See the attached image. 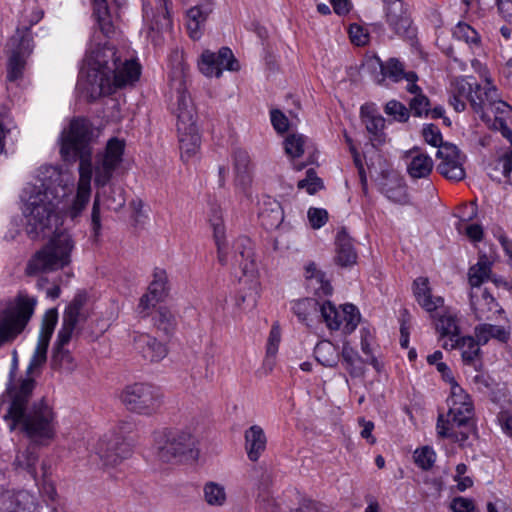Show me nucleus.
Masks as SVG:
<instances>
[{"mask_svg":"<svg viewBox=\"0 0 512 512\" xmlns=\"http://www.w3.org/2000/svg\"><path fill=\"white\" fill-rule=\"evenodd\" d=\"M17 369L15 354L6 388L10 405L4 419L10 421V430L20 426L33 442L42 444L54 437V412L44 398L28 406L36 381L27 374L15 381Z\"/></svg>","mask_w":512,"mask_h":512,"instance_id":"nucleus-1","label":"nucleus"},{"mask_svg":"<svg viewBox=\"0 0 512 512\" xmlns=\"http://www.w3.org/2000/svg\"><path fill=\"white\" fill-rule=\"evenodd\" d=\"M72 194V185L61 170L54 166H43L35 183L24 189L26 231L34 240L52 230L56 210Z\"/></svg>","mask_w":512,"mask_h":512,"instance_id":"nucleus-2","label":"nucleus"},{"mask_svg":"<svg viewBox=\"0 0 512 512\" xmlns=\"http://www.w3.org/2000/svg\"><path fill=\"white\" fill-rule=\"evenodd\" d=\"M88 65L84 93L90 102L110 95L117 89L134 86L141 75L140 64L122 58L115 47L98 45L87 55Z\"/></svg>","mask_w":512,"mask_h":512,"instance_id":"nucleus-3","label":"nucleus"},{"mask_svg":"<svg viewBox=\"0 0 512 512\" xmlns=\"http://www.w3.org/2000/svg\"><path fill=\"white\" fill-rule=\"evenodd\" d=\"M449 410L446 418L439 414L437 419V433L442 438H448L461 447L469 446L470 436L477 435L474 419V407L468 394L455 383L451 388L448 399Z\"/></svg>","mask_w":512,"mask_h":512,"instance_id":"nucleus-4","label":"nucleus"},{"mask_svg":"<svg viewBox=\"0 0 512 512\" xmlns=\"http://www.w3.org/2000/svg\"><path fill=\"white\" fill-rule=\"evenodd\" d=\"M74 248L75 241L67 230H55L47 243L30 257L25 275L35 276L64 269L72 262Z\"/></svg>","mask_w":512,"mask_h":512,"instance_id":"nucleus-5","label":"nucleus"},{"mask_svg":"<svg viewBox=\"0 0 512 512\" xmlns=\"http://www.w3.org/2000/svg\"><path fill=\"white\" fill-rule=\"evenodd\" d=\"M43 17V11L35 9L32 11L28 24L21 23L15 33L9 38L6 44V81L15 83L23 79L27 67L28 58L34 48L31 27L37 24Z\"/></svg>","mask_w":512,"mask_h":512,"instance_id":"nucleus-6","label":"nucleus"},{"mask_svg":"<svg viewBox=\"0 0 512 512\" xmlns=\"http://www.w3.org/2000/svg\"><path fill=\"white\" fill-rule=\"evenodd\" d=\"M125 142L118 138H111L103 154H98L93 167L94 183L98 189L92 206L91 226L94 236H98L101 230L100 219V193L106 195V186H108L115 170L122 162Z\"/></svg>","mask_w":512,"mask_h":512,"instance_id":"nucleus-7","label":"nucleus"},{"mask_svg":"<svg viewBox=\"0 0 512 512\" xmlns=\"http://www.w3.org/2000/svg\"><path fill=\"white\" fill-rule=\"evenodd\" d=\"M37 305V298L24 291L11 300L0 301V348L12 343L31 320Z\"/></svg>","mask_w":512,"mask_h":512,"instance_id":"nucleus-8","label":"nucleus"},{"mask_svg":"<svg viewBox=\"0 0 512 512\" xmlns=\"http://www.w3.org/2000/svg\"><path fill=\"white\" fill-rule=\"evenodd\" d=\"M197 439L188 428L165 429L155 434L158 459L164 463H184L198 458Z\"/></svg>","mask_w":512,"mask_h":512,"instance_id":"nucleus-9","label":"nucleus"},{"mask_svg":"<svg viewBox=\"0 0 512 512\" xmlns=\"http://www.w3.org/2000/svg\"><path fill=\"white\" fill-rule=\"evenodd\" d=\"M59 141L65 162L79 161V174H93V130H62Z\"/></svg>","mask_w":512,"mask_h":512,"instance_id":"nucleus-10","label":"nucleus"},{"mask_svg":"<svg viewBox=\"0 0 512 512\" xmlns=\"http://www.w3.org/2000/svg\"><path fill=\"white\" fill-rule=\"evenodd\" d=\"M120 398L127 410L145 416L156 413L162 404L159 388L144 382L127 385Z\"/></svg>","mask_w":512,"mask_h":512,"instance_id":"nucleus-11","label":"nucleus"},{"mask_svg":"<svg viewBox=\"0 0 512 512\" xmlns=\"http://www.w3.org/2000/svg\"><path fill=\"white\" fill-rule=\"evenodd\" d=\"M490 89L482 87L477 81L458 77L451 82L449 103L456 112L464 111L466 102L479 115L483 112L486 100L490 97Z\"/></svg>","mask_w":512,"mask_h":512,"instance_id":"nucleus-12","label":"nucleus"},{"mask_svg":"<svg viewBox=\"0 0 512 512\" xmlns=\"http://www.w3.org/2000/svg\"><path fill=\"white\" fill-rule=\"evenodd\" d=\"M318 312L330 330H338L343 325V332L351 334L360 322V313L353 304H345L340 312L330 301L319 304Z\"/></svg>","mask_w":512,"mask_h":512,"instance_id":"nucleus-13","label":"nucleus"},{"mask_svg":"<svg viewBox=\"0 0 512 512\" xmlns=\"http://www.w3.org/2000/svg\"><path fill=\"white\" fill-rule=\"evenodd\" d=\"M58 320L56 308L47 310L43 316L37 346L27 367L26 374L32 375L47 360V349Z\"/></svg>","mask_w":512,"mask_h":512,"instance_id":"nucleus-14","label":"nucleus"},{"mask_svg":"<svg viewBox=\"0 0 512 512\" xmlns=\"http://www.w3.org/2000/svg\"><path fill=\"white\" fill-rule=\"evenodd\" d=\"M199 69L205 76L219 78L223 69L235 72L240 69V65L232 50L228 47H222L218 53L209 50L204 51L199 62Z\"/></svg>","mask_w":512,"mask_h":512,"instance_id":"nucleus-15","label":"nucleus"},{"mask_svg":"<svg viewBox=\"0 0 512 512\" xmlns=\"http://www.w3.org/2000/svg\"><path fill=\"white\" fill-rule=\"evenodd\" d=\"M97 453L105 466L114 467L131 456L132 445L124 436L114 434L100 440Z\"/></svg>","mask_w":512,"mask_h":512,"instance_id":"nucleus-16","label":"nucleus"},{"mask_svg":"<svg viewBox=\"0 0 512 512\" xmlns=\"http://www.w3.org/2000/svg\"><path fill=\"white\" fill-rule=\"evenodd\" d=\"M440 163L437 165V171L446 179L452 181H461L466 173L463 168L465 156L461 155L459 149L453 144H446L440 147L436 153Z\"/></svg>","mask_w":512,"mask_h":512,"instance_id":"nucleus-17","label":"nucleus"},{"mask_svg":"<svg viewBox=\"0 0 512 512\" xmlns=\"http://www.w3.org/2000/svg\"><path fill=\"white\" fill-rule=\"evenodd\" d=\"M470 304L475 318L481 320H492L495 315L503 313L495 298L486 290L472 291Z\"/></svg>","mask_w":512,"mask_h":512,"instance_id":"nucleus-18","label":"nucleus"},{"mask_svg":"<svg viewBox=\"0 0 512 512\" xmlns=\"http://www.w3.org/2000/svg\"><path fill=\"white\" fill-rule=\"evenodd\" d=\"M483 111L484 113H479V117L485 124L491 122L492 115L494 117L491 128H509L512 125V106L504 101L491 103L488 99L485 102Z\"/></svg>","mask_w":512,"mask_h":512,"instance_id":"nucleus-19","label":"nucleus"},{"mask_svg":"<svg viewBox=\"0 0 512 512\" xmlns=\"http://www.w3.org/2000/svg\"><path fill=\"white\" fill-rule=\"evenodd\" d=\"M233 264L241 269L243 275L252 274L255 271L253 244L248 237L241 236L234 241Z\"/></svg>","mask_w":512,"mask_h":512,"instance_id":"nucleus-20","label":"nucleus"},{"mask_svg":"<svg viewBox=\"0 0 512 512\" xmlns=\"http://www.w3.org/2000/svg\"><path fill=\"white\" fill-rule=\"evenodd\" d=\"M357 258L353 239L348 235L345 228H341L335 237V263L340 267H350L356 264Z\"/></svg>","mask_w":512,"mask_h":512,"instance_id":"nucleus-21","label":"nucleus"},{"mask_svg":"<svg viewBox=\"0 0 512 512\" xmlns=\"http://www.w3.org/2000/svg\"><path fill=\"white\" fill-rule=\"evenodd\" d=\"M385 4L386 21L391 29L398 35H410L411 20L403 15L401 0H383Z\"/></svg>","mask_w":512,"mask_h":512,"instance_id":"nucleus-22","label":"nucleus"},{"mask_svg":"<svg viewBox=\"0 0 512 512\" xmlns=\"http://www.w3.org/2000/svg\"><path fill=\"white\" fill-rule=\"evenodd\" d=\"M83 304V299L80 296H76L66 308L63 314L62 327L57 335V339H60V344H68L71 341Z\"/></svg>","mask_w":512,"mask_h":512,"instance_id":"nucleus-23","label":"nucleus"},{"mask_svg":"<svg viewBox=\"0 0 512 512\" xmlns=\"http://www.w3.org/2000/svg\"><path fill=\"white\" fill-rule=\"evenodd\" d=\"M244 440L248 459L257 462L267 446V437L263 428L257 424L250 426L244 432Z\"/></svg>","mask_w":512,"mask_h":512,"instance_id":"nucleus-24","label":"nucleus"},{"mask_svg":"<svg viewBox=\"0 0 512 512\" xmlns=\"http://www.w3.org/2000/svg\"><path fill=\"white\" fill-rule=\"evenodd\" d=\"M406 158L410 159L407 165V172L413 179H421L428 177L433 170V160L421 149L414 146L406 152Z\"/></svg>","mask_w":512,"mask_h":512,"instance_id":"nucleus-25","label":"nucleus"},{"mask_svg":"<svg viewBox=\"0 0 512 512\" xmlns=\"http://www.w3.org/2000/svg\"><path fill=\"white\" fill-rule=\"evenodd\" d=\"M134 346L137 352L150 362H158L167 355L166 346L148 334L136 336Z\"/></svg>","mask_w":512,"mask_h":512,"instance_id":"nucleus-26","label":"nucleus"},{"mask_svg":"<svg viewBox=\"0 0 512 512\" xmlns=\"http://www.w3.org/2000/svg\"><path fill=\"white\" fill-rule=\"evenodd\" d=\"M413 294L418 304L429 313L435 311L444 303L442 297L432 296V290L427 277H418L414 280Z\"/></svg>","mask_w":512,"mask_h":512,"instance_id":"nucleus-27","label":"nucleus"},{"mask_svg":"<svg viewBox=\"0 0 512 512\" xmlns=\"http://www.w3.org/2000/svg\"><path fill=\"white\" fill-rule=\"evenodd\" d=\"M93 174H79L77 193L67 213L74 219L78 217L86 207L90 199V182Z\"/></svg>","mask_w":512,"mask_h":512,"instance_id":"nucleus-28","label":"nucleus"},{"mask_svg":"<svg viewBox=\"0 0 512 512\" xmlns=\"http://www.w3.org/2000/svg\"><path fill=\"white\" fill-rule=\"evenodd\" d=\"M67 344H60V339H57L52 352L50 366L53 370L61 373H71L77 367V363L68 349L65 348Z\"/></svg>","mask_w":512,"mask_h":512,"instance_id":"nucleus-29","label":"nucleus"},{"mask_svg":"<svg viewBox=\"0 0 512 512\" xmlns=\"http://www.w3.org/2000/svg\"><path fill=\"white\" fill-rule=\"evenodd\" d=\"M305 277L308 280V286L314 289L315 295L322 297L332 294L333 288L325 278V273L318 270L314 262L306 265Z\"/></svg>","mask_w":512,"mask_h":512,"instance_id":"nucleus-30","label":"nucleus"},{"mask_svg":"<svg viewBox=\"0 0 512 512\" xmlns=\"http://www.w3.org/2000/svg\"><path fill=\"white\" fill-rule=\"evenodd\" d=\"M481 343L478 339L471 336L461 337L460 349L462 350V360L464 364L472 366L477 372L482 369Z\"/></svg>","mask_w":512,"mask_h":512,"instance_id":"nucleus-31","label":"nucleus"},{"mask_svg":"<svg viewBox=\"0 0 512 512\" xmlns=\"http://www.w3.org/2000/svg\"><path fill=\"white\" fill-rule=\"evenodd\" d=\"M178 139L183 161H188L199 151L201 135L198 130H179Z\"/></svg>","mask_w":512,"mask_h":512,"instance_id":"nucleus-32","label":"nucleus"},{"mask_svg":"<svg viewBox=\"0 0 512 512\" xmlns=\"http://www.w3.org/2000/svg\"><path fill=\"white\" fill-rule=\"evenodd\" d=\"M93 15L99 30L105 37H112L115 34V24L106 0L97 1L93 5Z\"/></svg>","mask_w":512,"mask_h":512,"instance_id":"nucleus-33","label":"nucleus"},{"mask_svg":"<svg viewBox=\"0 0 512 512\" xmlns=\"http://www.w3.org/2000/svg\"><path fill=\"white\" fill-rule=\"evenodd\" d=\"M261 225L267 230L278 228L284 220L283 209L279 202L273 200L265 203L259 212Z\"/></svg>","mask_w":512,"mask_h":512,"instance_id":"nucleus-34","label":"nucleus"},{"mask_svg":"<svg viewBox=\"0 0 512 512\" xmlns=\"http://www.w3.org/2000/svg\"><path fill=\"white\" fill-rule=\"evenodd\" d=\"M342 363L351 377H361L365 373L364 361L359 356L358 352L354 350L349 342H344L340 352Z\"/></svg>","mask_w":512,"mask_h":512,"instance_id":"nucleus-35","label":"nucleus"},{"mask_svg":"<svg viewBox=\"0 0 512 512\" xmlns=\"http://www.w3.org/2000/svg\"><path fill=\"white\" fill-rule=\"evenodd\" d=\"M314 356L318 363L325 367H336L340 359V351L329 340L319 341L314 348Z\"/></svg>","mask_w":512,"mask_h":512,"instance_id":"nucleus-36","label":"nucleus"},{"mask_svg":"<svg viewBox=\"0 0 512 512\" xmlns=\"http://www.w3.org/2000/svg\"><path fill=\"white\" fill-rule=\"evenodd\" d=\"M475 336L482 345L488 343L490 339L506 343L510 338V332L502 326L484 323L475 327Z\"/></svg>","mask_w":512,"mask_h":512,"instance_id":"nucleus-37","label":"nucleus"},{"mask_svg":"<svg viewBox=\"0 0 512 512\" xmlns=\"http://www.w3.org/2000/svg\"><path fill=\"white\" fill-rule=\"evenodd\" d=\"M6 503L7 512H38L33 496L25 491L9 496Z\"/></svg>","mask_w":512,"mask_h":512,"instance_id":"nucleus-38","label":"nucleus"},{"mask_svg":"<svg viewBox=\"0 0 512 512\" xmlns=\"http://www.w3.org/2000/svg\"><path fill=\"white\" fill-rule=\"evenodd\" d=\"M233 161L236 181L243 186L248 184L251 179V163L248 153L245 150L236 149L233 152Z\"/></svg>","mask_w":512,"mask_h":512,"instance_id":"nucleus-39","label":"nucleus"},{"mask_svg":"<svg viewBox=\"0 0 512 512\" xmlns=\"http://www.w3.org/2000/svg\"><path fill=\"white\" fill-rule=\"evenodd\" d=\"M382 192L392 202L405 205L409 203L407 188L398 178L390 179L382 185Z\"/></svg>","mask_w":512,"mask_h":512,"instance_id":"nucleus-40","label":"nucleus"},{"mask_svg":"<svg viewBox=\"0 0 512 512\" xmlns=\"http://www.w3.org/2000/svg\"><path fill=\"white\" fill-rule=\"evenodd\" d=\"M356 133L353 137L355 139V142L357 145L362 144V139L360 138L363 136L365 138L364 141V152H369L373 149H378L381 147L387 140V136L384 132V130H355Z\"/></svg>","mask_w":512,"mask_h":512,"instance_id":"nucleus-41","label":"nucleus"},{"mask_svg":"<svg viewBox=\"0 0 512 512\" xmlns=\"http://www.w3.org/2000/svg\"><path fill=\"white\" fill-rule=\"evenodd\" d=\"M491 262L486 256L480 257L477 264L470 267L468 272L469 283L473 288H477L480 291L481 284L489 278L491 273Z\"/></svg>","mask_w":512,"mask_h":512,"instance_id":"nucleus-42","label":"nucleus"},{"mask_svg":"<svg viewBox=\"0 0 512 512\" xmlns=\"http://www.w3.org/2000/svg\"><path fill=\"white\" fill-rule=\"evenodd\" d=\"M360 115L365 128H384L385 126L386 120L375 103H365L362 105Z\"/></svg>","mask_w":512,"mask_h":512,"instance_id":"nucleus-43","label":"nucleus"},{"mask_svg":"<svg viewBox=\"0 0 512 512\" xmlns=\"http://www.w3.org/2000/svg\"><path fill=\"white\" fill-rule=\"evenodd\" d=\"M319 302L314 298H304L293 303L292 310L301 322L310 326V317L318 313Z\"/></svg>","mask_w":512,"mask_h":512,"instance_id":"nucleus-44","label":"nucleus"},{"mask_svg":"<svg viewBox=\"0 0 512 512\" xmlns=\"http://www.w3.org/2000/svg\"><path fill=\"white\" fill-rule=\"evenodd\" d=\"M203 494L205 502L210 506H223L227 499L224 486L213 481L205 483Z\"/></svg>","mask_w":512,"mask_h":512,"instance_id":"nucleus-45","label":"nucleus"},{"mask_svg":"<svg viewBox=\"0 0 512 512\" xmlns=\"http://www.w3.org/2000/svg\"><path fill=\"white\" fill-rule=\"evenodd\" d=\"M168 276L164 269L155 268L153 272V280L148 287V292L153 295L156 300H163L168 291Z\"/></svg>","mask_w":512,"mask_h":512,"instance_id":"nucleus-46","label":"nucleus"},{"mask_svg":"<svg viewBox=\"0 0 512 512\" xmlns=\"http://www.w3.org/2000/svg\"><path fill=\"white\" fill-rule=\"evenodd\" d=\"M39 455L34 448L28 447L25 451L20 452L15 459L17 467L26 470L31 477L37 480L36 463L38 462Z\"/></svg>","mask_w":512,"mask_h":512,"instance_id":"nucleus-47","label":"nucleus"},{"mask_svg":"<svg viewBox=\"0 0 512 512\" xmlns=\"http://www.w3.org/2000/svg\"><path fill=\"white\" fill-rule=\"evenodd\" d=\"M153 320L154 325L166 335L173 333L176 328V318L167 307H159L153 317Z\"/></svg>","mask_w":512,"mask_h":512,"instance_id":"nucleus-48","label":"nucleus"},{"mask_svg":"<svg viewBox=\"0 0 512 512\" xmlns=\"http://www.w3.org/2000/svg\"><path fill=\"white\" fill-rule=\"evenodd\" d=\"M377 61L380 66L382 79L388 77L394 82H399L404 79V66L399 60L391 58L385 63L381 62L379 59H377Z\"/></svg>","mask_w":512,"mask_h":512,"instance_id":"nucleus-49","label":"nucleus"},{"mask_svg":"<svg viewBox=\"0 0 512 512\" xmlns=\"http://www.w3.org/2000/svg\"><path fill=\"white\" fill-rule=\"evenodd\" d=\"M270 119L273 128H294L300 124L297 115L292 111H289V115H286L279 109H272Z\"/></svg>","mask_w":512,"mask_h":512,"instance_id":"nucleus-50","label":"nucleus"},{"mask_svg":"<svg viewBox=\"0 0 512 512\" xmlns=\"http://www.w3.org/2000/svg\"><path fill=\"white\" fill-rule=\"evenodd\" d=\"M305 142L306 137L304 135L291 133L284 140L285 152L293 158L300 157L304 153Z\"/></svg>","mask_w":512,"mask_h":512,"instance_id":"nucleus-51","label":"nucleus"},{"mask_svg":"<svg viewBox=\"0 0 512 512\" xmlns=\"http://www.w3.org/2000/svg\"><path fill=\"white\" fill-rule=\"evenodd\" d=\"M297 187L299 189H305L310 195H314L324 189V183L322 179L317 176L315 169L309 168L305 173V178L298 182Z\"/></svg>","mask_w":512,"mask_h":512,"instance_id":"nucleus-52","label":"nucleus"},{"mask_svg":"<svg viewBox=\"0 0 512 512\" xmlns=\"http://www.w3.org/2000/svg\"><path fill=\"white\" fill-rule=\"evenodd\" d=\"M437 331L442 337L452 336L457 337L459 335V326L455 316L451 314L442 315L436 324Z\"/></svg>","mask_w":512,"mask_h":512,"instance_id":"nucleus-53","label":"nucleus"},{"mask_svg":"<svg viewBox=\"0 0 512 512\" xmlns=\"http://www.w3.org/2000/svg\"><path fill=\"white\" fill-rule=\"evenodd\" d=\"M384 112L394 121L400 123L406 122L410 116L409 109L403 103L397 100L388 101L384 107Z\"/></svg>","mask_w":512,"mask_h":512,"instance_id":"nucleus-54","label":"nucleus"},{"mask_svg":"<svg viewBox=\"0 0 512 512\" xmlns=\"http://www.w3.org/2000/svg\"><path fill=\"white\" fill-rule=\"evenodd\" d=\"M213 0H202L199 4L187 11V18L205 24L208 16L213 11Z\"/></svg>","mask_w":512,"mask_h":512,"instance_id":"nucleus-55","label":"nucleus"},{"mask_svg":"<svg viewBox=\"0 0 512 512\" xmlns=\"http://www.w3.org/2000/svg\"><path fill=\"white\" fill-rule=\"evenodd\" d=\"M100 198H103V202L109 210L116 211L125 204L121 189H118V192H116L115 187L112 185L106 186V195L104 196L100 193Z\"/></svg>","mask_w":512,"mask_h":512,"instance_id":"nucleus-56","label":"nucleus"},{"mask_svg":"<svg viewBox=\"0 0 512 512\" xmlns=\"http://www.w3.org/2000/svg\"><path fill=\"white\" fill-rule=\"evenodd\" d=\"M414 460L418 467L427 471L433 467L436 454L431 447L424 446L414 452Z\"/></svg>","mask_w":512,"mask_h":512,"instance_id":"nucleus-57","label":"nucleus"},{"mask_svg":"<svg viewBox=\"0 0 512 512\" xmlns=\"http://www.w3.org/2000/svg\"><path fill=\"white\" fill-rule=\"evenodd\" d=\"M213 227V234L215 243L217 246L218 251V261L221 265H226L228 263L227 255L224 253V244L223 239L225 236V229L224 225L220 220H217L216 222H212Z\"/></svg>","mask_w":512,"mask_h":512,"instance_id":"nucleus-58","label":"nucleus"},{"mask_svg":"<svg viewBox=\"0 0 512 512\" xmlns=\"http://www.w3.org/2000/svg\"><path fill=\"white\" fill-rule=\"evenodd\" d=\"M458 39L464 40L468 44L479 45L481 38L479 33L466 23H459L454 31Z\"/></svg>","mask_w":512,"mask_h":512,"instance_id":"nucleus-59","label":"nucleus"},{"mask_svg":"<svg viewBox=\"0 0 512 512\" xmlns=\"http://www.w3.org/2000/svg\"><path fill=\"white\" fill-rule=\"evenodd\" d=\"M429 106V99L422 93H418L410 100L408 109L414 116L421 117L429 115Z\"/></svg>","mask_w":512,"mask_h":512,"instance_id":"nucleus-60","label":"nucleus"},{"mask_svg":"<svg viewBox=\"0 0 512 512\" xmlns=\"http://www.w3.org/2000/svg\"><path fill=\"white\" fill-rule=\"evenodd\" d=\"M281 341V331L278 324H273L268 341H267V347H266V357L267 361H269L270 358L274 357L277 354L278 347Z\"/></svg>","mask_w":512,"mask_h":512,"instance_id":"nucleus-61","label":"nucleus"},{"mask_svg":"<svg viewBox=\"0 0 512 512\" xmlns=\"http://www.w3.org/2000/svg\"><path fill=\"white\" fill-rule=\"evenodd\" d=\"M104 118L108 124H116L121 119L120 104L116 99H109L104 109Z\"/></svg>","mask_w":512,"mask_h":512,"instance_id":"nucleus-62","label":"nucleus"},{"mask_svg":"<svg viewBox=\"0 0 512 512\" xmlns=\"http://www.w3.org/2000/svg\"><path fill=\"white\" fill-rule=\"evenodd\" d=\"M177 127L192 128L195 125L194 114L192 109L183 107L181 104L177 109Z\"/></svg>","mask_w":512,"mask_h":512,"instance_id":"nucleus-63","label":"nucleus"},{"mask_svg":"<svg viewBox=\"0 0 512 512\" xmlns=\"http://www.w3.org/2000/svg\"><path fill=\"white\" fill-rule=\"evenodd\" d=\"M290 512H330V510L323 503L311 499H303L299 506Z\"/></svg>","mask_w":512,"mask_h":512,"instance_id":"nucleus-64","label":"nucleus"}]
</instances>
